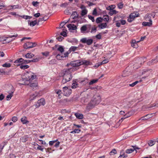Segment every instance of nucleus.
<instances>
[{
    "mask_svg": "<svg viewBox=\"0 0 158 158\" xmlns=\"http://www.w3.org/2000/svg\"><path fill=\"white\" fill-rule=\"evenodd\" d=\"M82 64H84L86 65H91V63L89 60H83L80 62L78 60H76L71 62L69 64H68V66L69 65H71L73 67L79 66Z\"/></svg>",
    "mask_w": 158,
    "mask_h": 158,
    "instance_id": "1",
    "label": "nucleus"
},
{
    "mask_svg": "<svg viewBox=\"0 0 158 158\" xmlns=\"http://www.w3.org/2000/svg\"><path fill=\"white\" fill-rule=\"evenodd\" d=\"M90 26L86 24L83 25L80 29L81 32L84 34L89 33L90 31Z\"/></svg>",
    "mask_w": 158,
    "mask_h": 158,
    "instance_id": "2",
    "label": "nucleus"
},
{
    "mask_svg": "<svg viewBox=\"0 0 158 158\" xmlns=\"http://www.w3.org/2000/svg\"><path fill=\"white\" fill-rule=\"evenodd\" d=\"M101 101V98L100 96H95L93 99L91 101L90 103L93 105H95L99 104Z\"/></svg>",
    "mask_w": 158,
    "mask_h": 158,
    "instance_id": "3",
    "label": "nucleus"
},
{
    "mask_svg": "<svg viewBox=\"0 0 158 158\" xmlns=\"http://www.w3.org/2000/svg\"><path fill=\"white\" fill-rule=\"evenodd\" d=\"M72 92V90L70 89H69L67 87L65 86L63 88V94L66 96H69Z\"/></svg>",
    "mask_w": 158,
    "mask_h": 158,
    "instance_id": "4",
    "label": "nucleus"
},
{
    "mask_svg": "<svg viewBox=\"0 0 158 158\" xmlns=\"http://www.w3.org/2000/svg\"><path fill=\"white\" fill-rule=\"evenodd\" d=\"M9 88L11 89V90H8V92L9 94L6 97V99L7 100H9L11 99V97L13 95V93L14 91V89L13 86L12 85L9 86Z\"/></svg>",
    "mask_w": 158,
    "mask_h": 158,
    "instance_id": "5",
    "label": "nucleus"
},
{
    "mask_svg": "<svg viewBox=\"0 0 158 158\" xmlns=\"http://www.w3.org/2000/svg\"><path fill=\"white\" fill-rule=\"evenodd\" d=\"M36 44L35 42L32 43L27 42L24 44L23 47L25 49L35 47Z\"/></svg>",
    "mask_w": 158,
    "mask_h": 158,
    "instance_id": "6",
    "label": "nucleus"
},
{
    "mask_svg": "<svg viewBox=\"0 0 158 158\" xmlns=\"http://www.w3.org/2000/svg\"><path fill=\"white\" fill-rule=\"evenodd\" d=\"M137 59V60L136 63H135L134 64V67H136L137 65L138 64V67H140L142 63H144L145 61L146 58L145 57L140 58H138Z\"/></svg>",
    "mask_w": 158,
    "mask_h": 158,
    "instance_id": "7",
    "label": "nucleus"
},
{
    "mask_svg": "<svg viewBox=\"0 0 158 158\" xmlns=\"http://www.w3.org/2000/svg\"><path fill=\"white\" fill-rule=\"evenodd\" d=\"M62 77H63V79L62 81V83L63 84L70 81L72 77V75H68V76H65Z\"/></svg>",
    "mask_w": 158,
    "mask_h": 158,
    "instance_id": "8",
    "label": "nucleus"
},
{
    "mask_svg": "<svg viewBox=\"0 0 158 158\" xmlns=\"http://www.w3.org/2000/svg\"><path fill=\"white\" fill-rule=\"evenodd\" d=\"M62 76H68V75H71L69 68L64 69L62 72Z\"/></svg>",
    "mask_w": 158,
    "mask_h": 158,
    "instance_id": "9",
    "label": "nucleus"
},
{
    "mask_svg": "<svg viewBox=\"0 0 158 158\" xmlns=\"http://www.w3.org/2000/svg\"><path fill=\"white\" fill-rule=\"evenodd\" d=\"M153 114H148L144 116H143L139 120H147L149 118H152V116Z\"/></svg>",
    "mask_w": 158,
    "mask_h": 158,
    "instance_id": "10",
    "label": "nucleus"
},
{
    "mask_svg": "<svg viewBox=\"0 0 158 158\" xmlns=\"http://www.w3.org/2000/svg\"><path fill=\"white\" fill-rule=\"evenodd\" d=\"M40 93L39 92H36L35 94H33L31 95L30 97V100H32L35 98L36 97H38L40 96Z\"/></svg>",
    "mask_w": 158,
    "mask_h": 158,
    "instance_id": "11",
    "label": "nucleus"
},
{
    "mask_svg": "<svg viewBox=\"0 0 158 158\" xmlns=\"http://www.w3.org/2000/svg\"><path fill=\"white\" fill-rule=\"evenodd\" d=\"M68 64H67L66 66L68 67H70L69 68V70L71 72V73L73 72L74 71L78 70L79 69L78 67H76L77 66L73 67L71 65H69V66L67 65ZM77 67L78 66H77Z\"/></svg>",
    "mask_w": 158,
    "mask_h": 158,
    "instance_id": "12",
    "label": "nucleus"
},
{
    "mask_svg": "<svg viewBox=\"0 0 158 158\" xmlns=\"http://www.w3.org/2000/svg\"><path fill=\"white\" fill-rule=\"evenodd\" d=\"M37 104H38V106H40L41 105H44L45 104V102L44 99L41 98L38 100L37 102Z\"/></svg>",
    "mask_w": 158,
    "mask_h": 158,
    "instance_id": "13",
    "label": "nucleus"
},
{
    "mask_svg": "<svg viewBox=\"0 0 158 158\" xmlns=\"http://www.w3.org/2000/svg\"><path fill=\"white\" fill-rule=\"evenodd\" d=\"M16 66H20V68L22 69L25 70V69H27L29 67V66L27 65H24L23 64H17Z\"/></svg>",
    "mask_w": 158,
    "mask_h": 158,
    "instance_id": "14",
    "label": "nucleus"
},
{
    "mask_svg": "<svg viewBox=\"0 0 158 158\" xmlns=\"http://www.w3.org/2000/svg\"><path fill=\"white\" fill-rule=\"evenodd\" d=\"M18 35L17 34H16L15 35H8V37H6V39H3L2 37H0V41H6V39L9 38H12L13 37H16Z\"/></svg>",
    "mask_w": 158,
    "mask_h": 158,
    "instance_id": "15",
    "label": "nucleus"
},
{
    "mask_svg": "<svg viewBox=\"0 0 158 158\" xmlns=\"http://www.w3.org/2000/svg\"><path fill=\"white\" fill-rule=\"evenodd\" d=\"M149 21V22H143L142 23V25L145 26H151L152 24V20L151 19H149L148 20Z\"/></svg>",
    "mask_w": 158,
    "mask_h": 158,
    "instance_id": "16",
    "label": "nucleus"
},
{
    "mask_svg": "<svg viewBox=\"0 0 158 158\" xmlns=\"http://www.w3.org/2000/svg\"><path fill=\"white\" fill-rule=\"evenodd\" d=\"M21 121L23 124H28L29 123V121L27 120V118L26 116H24L21 118Z\"/></svg>",
    "mask_w": 158,
    "mask_h": 158,
    "instance_id": "17",
    "label": "nucleus"
},
{
    "mask_svg": "<svg viewBox=\"0 0 158 158\" xmlns=\"http://www.w3.org/2000/svg\"><path fill=\"white\" fill-rule=\"evenodd\" d=\"M155 15V14L154 12L152 13L151 14H148V15H146V20H147V19H151L152 17L154 18Z\"/></svg>",
    "mask_w": 158,
    "mask_h": 158,
    "instance_id": "18",
    "label": "nucleus"
},
{
    "mask_svg": "<svg viewBox=\"0 0 158 158\" xmlns=\"http://www.w3.org/2000/svg\"><path fill=\"white\" fill-rule=\"evenodd\" d=\"M139 41H138L136 42L135 40H132L131 44V46L135 48H138V45L137 44V43H138Z\"/></svg>",
    "mask_w": 158,
    "mask_h": 158,
    "instance_id": "19",
    "label": "nucleus"
},
{
    "mask_svg": "<svg viewBox=\"0 0 158 158\" xmlns=\"http://www.w3.org/2000/svg\"><path fill=\"white\" fill-rule=\"evenodd\" d=\"M67 27L69 30H75L77 28V26L74 24H69L67 25Z\"/></svg>",
    "mask_w": 158,
    "mask_h": 158,
    "instance_id": "20",
    "label": "nucleus"
},
{
    "mask_svg": "<svg viewBox=\"0 0 158 158\" xmlns=\"http://www.w3.org/2000/svg\"><path fill=\"white\" fill-rule=\"evenodd\" d=\"M107 26V24L106 23H102L98 25V27L100 29H102L105 28Z\"/></svg>",
    "mask_w": 158,
    "mask_h": 158,
    "instance_id": "21",
    "label": "nucleus"
},
{
    "mask_svg": "<svg viewBox=\"0 0 158 158\" xmlns=\"http://www.w3.org/2000/svg\"><path fill=\"white\" fill-rule=\"evenodd\" d=\"M28 135H25L23 136L20 139V140L23 142H25L26 141L28 140Z\"/></svg>",
    "mask_w": 158,
    "mask_h": 158,
    "instance_id": "22",
    "label": "nucleus"
},
{
    "mask_svg": "<svg viewBox=\"0 0 158 158\" xmlns=\"http://www.w3.org/2000/svg\"><path fill=\"white\" fill-rule=\"evenodd\" d=\"M158 61V56H156V59H152L151 61L149 62L148 63L149 64H153L157 62Z\"/></svg>",
    "mask_w": 158,
    "mask_h": 158,
    "instance_id": "23",
    "label": "nucleus"
},
{
    "mask_svg": "<svg viewBox=\"0 0 158 158\" xmlns=\"http://www.w3.org/2000/svg\"><path fill=\"white\" fill-rule=\"evenodd\" d=\"M34 56V55L31 53H28L25 55V57L27 58H31Z\"/></svg>",
    "mask_w": 158,
    "mask_h": 158,
    "instance_id": "24",
    "label": "nucleus"
},
{
    "mask_svg": "<svg viewBox=\"0 0 158 158\" xmlns=\"http://www.w3.org/2000/svg\"><path fill=\"white\" fill-rule=\"evenodd\" d=\"M75 115L76 117L78 119H81L83 118V115L82 114L76 113L75 114Z\"/></svg>",
    "mask_w": 158,
    "mask_h": 158,
    "instance_id": "25",
    "label": "nucleus"
},
{
    "mask_svg": "<svg viewBox=\"0 0 158 158\" xmlns=\"http://www.w3.org/2000/svg\"><path fill=\"white\" fill-rule=\"evenodd\" d=\"M23 60V59L22 58H19L15 61L14 63L15 64L19 63L20 64H22Z\"/></svg>",
    "mask_w": 158,
    "mask_h": 158,
    "instance_id": "26",
    "label": "nucleus"
},
{
    "mask_svg": "<svg viewBox=\"0 0 158 158\" xmlns=\"http://www.w3.org/2000/svg\"><path fill=\"white\" fill-rule=\"evenodd\" d=\"M118 13V11H116L115 10H110L109 12V14L112 16L113 15H115Z\"/></svg>",
    "mask_w": 158,
    "mask_h": 158,
    "instance_id": "27",
    "label": "nucleus"
},
{
    "mask_svg": "<svg viewBox=\"0 0 158 158\" xmlns=\"http://www.w3.org/2000/svg\"><path fill=\"white\" fill-rule=\"evenodd\" d=\"M156 142V141H154L152 140H151L149 141L148 142V145L150 146H152L154 145Z\"/></svg>",
    "mask_w": 158,
    "mask_h": 158,
    "instance_id": "28",
    "label": "nucleus"
},
{
    "mask_svg": "<svg viewBox=\"0 0 158 158\" xmlns=\"http://www.w3.org/2000/svg\"><path fill=\"white\" fill-rule=\"evenodd\" d=\"M102 20H103L105 21H106V22H108L109 20V17L108 15H104L103 17Z\"/></svg>",
    "mask_w": 158,
    "mask_h": 158,
    "instance_id": "29",
    "label": "nucleus"
},
{
    "mask_svg": "<svg viewBox=\"0 0 158 158\" xmlns=\"http://www.w3.org/2000/svg\"><path fill=\"white\" fill-rule=\"evenodd\" d=\"M156 106V105H153L152 104H151L149 106H143L142 107L143 109H149L151 108L153 106Z\"/></svg>",
    "mask_w": 158,
    "mask_h": 158,
    "instance_id": "30",
    "label": "nucleus"
},
{
    "mask_svg": "<svg viewBox=\"0 0 158 158\" xmlns=\"http://www.w3.org/2000/svg\"><path fill=\"white\" fill-rule=\"evenodd\" d=\"M88 41V39L86 38H84L81 40L80 42L84 44H87Z\"/></svg>",
    "mask_w": 158,
    "mask_h": 158,
    "instance_id": "31",
    "label": "nucleus"
},
{
    "mask_svg": "<svg viewBox=\"0 0 158 158\" xmlns=\"http://www.w3.org/2000/svg\"><path fill=\"white\" fill-rule=\"evenodd\" d=\"M115 7V5H112L108 6L107 7H106V9L107 10H111L114 9Z\"/></svg>",
    "mask_w": 158,
    "mask_h": 158,
    "instance_id": "32",
    "label": "nucleus"
},
{
    "mask_svg": "<svg viewBox=\"0 0 158 158\" xmlns=\"http://www.w3.org/2000/svg\"><path fill=\"white\" fill-rule=\"evenodd\" d=\"M88 11L86 9L82 10L81 11V15L83 16L87 14Z\"/></svg>",
    "mask_w": 158,
    "mask_h": 158,
    "instance_id": "33",
    "label": "nucleus"
},
{
    "mask_svg": "<svg viewBox=\"0 0 158 158\" xmlns=\"http://www.w3.org/2000/svg\"><path fill=\"white\" fill-rule=\"evenodd\" d=\"M56 58L58 60H62L64 58V56L62 55L61 56L60 55L58 54L56 56Z\"/></svg>",
    "mask_w": 158,
    "mask_h": 158,
    "instance_id": "34",
    "label": "nucleus"
},
{
    "mask_svg": "<svg viewBox=\"0 0 158 158\" xmlns=\"http://www.w3.org/2000/svg\"><path fill=\"white\" fill-rule=\"evenodd\" d=\"M102 21V17H98L96 19V22L97 23H99Z\"/></svg>",
    "mask_w": 158,
    "mask_h": 158,
    "instance_id": "35",
    "label": "nucleus"
},
{
    "mask_svg": "<svg viewBox=\"0 0 158 158\" xmlns=\"http://www.w3.org/2000/svg\"><path fill=\"white\" fill-rule=\"evenodd\" d=\"M98 79H93L89 83V85H92L94 83L97 82L98 81Z\"/></svg>",
    "mask_w": 158,
    "mask_h": 158,
    "instance_id": "36",
    "label": "nucleus"
},
{
    "mask_svg": "<svg viewBox=\"0 0 158 158\" xmlns=\"http://www.w3.org/2000/svg\"><path fill=\"white\" fill-rule=\"evenodd\" d=\"M37 24V21L35 20L30 22L29 25L33 27Z\"/></svg>",
    "mask_w": 158,
    "mask_h": 158,
    "instance_id": "37",
    "label": "nucleus"
},
{
    "mask_svg": "<svg viewBox=\"0 0 158 158\" xmlns=\"http://www.w3.org/2000/svg\"><path fill=\"white\" fill-rule=\"evenodd\" d=\"M135 150V149L130 148L127 149L126 151V153L128 154L132 153Z\"/></svg>",
    "mask_w": 158,
    "mask_h": 158,
    "instance_id": "38",
    "label": "nucleus"
},
{
    "mask_svg": "<svg viewBox=\"0 0 158 158\" xmlns=\"http://www.w3.org/2000/svg\"><path fill=\"white\" fill-rule=\"evenodd\" d=\"M132 114V113L131 112H129L127 113L124 116L125 117V118H126L131 116Z\"/></svg>",
    "mask_w": 158,
    "mask_h": 158,
    "instance_id": "39",
    "label": "nucleus"
},
{
    "mask_svg": "<svg viewBox=\"0 0 158 158\" xmlns=\"http://www.w3.org/2000/svg\"><path fill=\"white\" fill-rule=\"evenodd\" d=\"M132 114V113L131 112H129L127 113L124 116L125 117V118H126L131 116Z\"/></svg>",
    "mask_w": 158,
    "mask_h": 158,
    "instance_id": "40",
    "label": "nucleus"
},
{
    "mask_svg": "<svg viewBox=\"0 0 158 158\" xmlns=\"http://www.w3.org/2000/svg\"><path fill=\"white\" fill-rule=\"evenodd\" d=\"M81 131V130L79 129H74L73 131H71V133H78Z\"/></svg>",
    "mask_w": 158,
    "mask_h": 158,
    "instance_id": "41",
    "label": "nucleus"
},
{
    "mask_svg": "<svg viewBox=\"0 0 158 158\" xmlns=\"http://www.w3.org/2000/svg\"><path fill=\"white\" fill-rule=\"evenodd\" d=\"M117 152L115 149H113L110 152L109 154L110 155H114L116 154Z\"/></svg>",
    "mask_w": 158,
    "mask_h": 158,
    "instance_id": "42",
    "label": "nucleus"
},
{
    "mask_svg": "<svg viewBox=\"0 0 158 158\" xmlns=\"http://www.w3.org/2000/svg\"><path fill=\"white\" fill-rule=\"evenodd\" d=\"M57 50L60 52L61 53H62L64 51L63 48L61 46H60L58 48Z\"/></svg>",
    "mask_w": 158,
    "mask_h": 158,
    "instance_id": "43",
    "label": "nucleus"
},
{
    "mask_svg": "<svg viewBox=\"0 0 158 158\" xmlns=\"http://www.w3.org/2000/svg\"><path fill=\"white\" fill-rule=\"evenodd\" d=\"M78 87V84L76 83H73L72 84L71 88L72 89H75Z\"/></svg>",
    "mask_w": 158,
    "mask_h": 158,
    "instance_id": "44",
    "label": "nucleus"
},
{
    "mask_svg": "<svg viewBox=\"0 0 158 158\" xmlns=\"http://www.w3.org/2000/svg\"><path fill=\"white\" fill-rule=\"evenodd\" d=\"M2 66L4 67L9 68L10 67L11 64L10 63H6L4 64H3Z\"/></svg>",
    "mask_w": 158,
    "mask_h": 158,
    "instance_id": "45",
    "label": "nucleus"
},
{
    "mask_svg": "<svg viewBox=\"0 0 158 158\" xmlns=\"http://www.w3.org/2000/svg\"><path fill=\"white\" fill-rule=\"evenodd\" d=\"M68 22V21L67 22H62L60 24V28H64V25Z\"/></svg>",
    "mask_w": 158,
    "mask_h": 158,
    "instance_id": "46",
    "label": "nucleus"
},
{
    "mask_svg": "<svg viewBox=\"0 0 158 158\" xmlns=\"http://www.w3.org/2000/svg\"><path fill=\"white\" fill-rule=\"evenodd\" d=\"M93 42V40L92 39H88V41L87 44L88 45H90L92 44Z\"/></svg>",
    "mask_w": 158,
    "mask_h": 158,
    "instance_id": "47",
    "label": "nucleus"
},
{
    "mask_svg": "<svg viewBox=\"0 0 158 158\" xmlns=\"http://www.w3.org/2000/svg\"><path fill=\"white\" fill-rule=\"evenodd\" d=\"M123 4L122 2H120L118 3L117 5L119 9H122L123 8Z\"/></svg>",
    "mask_w": 158,
    "mask_h": 158,
    "instance_id": "48",
    "label": "nucleus"
},
{
    "mask_svg": "<svg viewBox=\"0 0 158 158\" xmlns=\"http://www.w3.org/2000/svg\"><path fill=\"white\" fill-rule=\"evenodd\" d=\"M40 60V59L39 58H36L33 59V60H30L31 62H36Z\"/></svg>",
    "mask_w": 158,
    "mask_h": 158,
    "instance_id": "49",
    "label": "nucleus"
},
{
    "mask_svg": "<svg viewBox=\"0 0 158 158\" xmlns=\"http://www.w3.org/2000/svg\"><path fill=\"white\" fill-rule=\"evenodd\" d=\"M78 48V47H76L75 46H72L70 48V50L72 51H74L77 48Z\"/></svg>",
    "mask_w": 158,
    "mask_h": 158,
    "instance_id": "50",
    "label": "nucleus"
},
{
    "mask_svg": "<svg viewBox=\"0 0 158 158\" xmlns=\"http://www.w3.org/2000/svg\"><path fill=\"white\" fill-rule=\"evenodd\" d=\"M30 63H31L30 60H24L23 59V60L22 64H28Z\"/></svg>",
    "mask_w": 158,
    "mask_h": 158,
    "instance_id": "51",
    "label": "nucleus"
},
{
    "mask_svg": "<svg viewBox=\"0 0 158 158\" xmlns=\"http://www.w3.org/2000/svg\"><path fill=\"white\" fill-rule=\"evenodd\" d=\"M32 73H31V77H30L29 80L31 81L34 79L36 77V76H34L33 75H32L31 74Z\"/></svg>",
    "mask_w": 158,
    "mask_h": 158,
    "instance_id": "52",
    "label": "nucleus"
},
{
    "mask_svg": "<svg viewBox=\"0 0 158 158\" xmlns=\"http://www.w3.org/2000/svg\"><path fill=\"white\" fill-rule=\"evenodd\" d=\"M37 86V84L35 83H32L30 84V86L34 89V87H36Z\"/></svg>",
    "mask_w": 158,
    "mask_h": 158,
    "instance_id": "53",
    "label": "nucleus"
},
{
    "mask_svg": "<svg viewBox=\"0 0 158 158\" xmlns=\"http://www.w3.org/2000/svg\"><path fill=\"white\" fill-rule=\"evenodd\" d=\"M49 52H42V54L45 57H47L49 54Z\"/></svg>",
    "mask_w": 158,
    "mask_h": 158,
    "instance_id": "54",
    "label": "nucleus"
},
{
    "mask_svg": "<svg viewBox=\"0 0 158 158\" xmlns=\"http://www.w3.org/2000/svg\"><path fill=\"white\" fill-rule=\"evenodd\" d=\"M139 81H136L135 82H133L132 84H129V86L131 87H133L135 86L136 84H137Z\"/></svg>",
    "mask_w": 158,
    "mask_h": 158,
    "instance_id": "55",
    "label": "nucleus"
},
{
    "mask_svg": "<svg viewBox=\"0 0 158 158\" xmlns=\"http://www.w3.org/2000/svg\"><path fill=\"white\" fill-rule=\"evenodd\" d=\"M127 156V154H124L122 155H120L118 158H126Z\"/></svg>",
    "mask_w": 158,
    "mask_h": 158,
    "instance_id": "56",
    "label": "nucleus"
},
{
    "mask_svg": "<svg viewBox=\"0 0 158 158\" xmlns=\"http://www.w3.org/2000/svg\"><path fill=\"white\" fill-rule=\"evenodd\" d=\"M88 17L93 22H94L95 21L94 17H93L90 15H88Z\"/></svg>",
    "mask_w": 158,
    "mask_h": 158,
    "instance_id": "57",
    "label": "nucleus"
},
{
    "mask_svg": "<svg viewBox=\"0 0 158 158\" xmlns=\"http://www.w3.org/2000/svg\"><path fill=\"white\" fill-rule=\"evenodd\" d=\"M17 119L16 117L14 116L12 118V121L14 122H15L17 120Z\"/></svg>",
    "mask_w": 158,
    "mask_h": 158,
    "instance_id": "58",
    "label": "nucleus"
},
{
    "mask_svg": "<svg viewBox=\"0 0 158 158\" xmlns=\"http://www.w3.org/2000/svg\"><path fill=\"white\" fill-rule=\"evenodd\" d=\"M109 61L108 60V59H107L103 60L102 61V62L100 63H101V64H105L109 62Z\"/></svg>",
    "mask_w": 158,
    "mask_h": 158,
    "instance_id": "59",
    "label": "nucleus"
},
{
    "mask_svg": "<svg viewBox=\"0 0 158 158\" xmlns=\"http://www.w3.org/2000/svg\"><path fill=\"white\" fill-rule=\"evenodd\" d=\"M101 65H102V64H101V63L100 62L98 64H96L94 66V67L95 68V69H96Z\"/></svg>",
    "mask_w": 158,
    "mask_h": 158,
    "instance_id": "60",
    "label": "nucleus"
},
{
    "mask_svg": "<svg viewBox=\"0 0 158 158\" xmlns=\"http://www.w3.org/2000/svg\"><path fill=\"white\" fill-rule=\"evenodd\" d=\"M97 12L96 8L94 9L92 14L93 15H97Z\"/></svg>",
    "mask_w": 158,
    "mask_h": 158,
    "instance_id": "61",
    "label": "nucleus"
},
{
    "mask_svg": "<svg viewBox=\"0 0 158 158\" xmlns=\"http://www.w3.org/2000/svg\"><path fill=\"white\" fill-rule=\"evenodd\" d=\"M60 35H63L64 37H66L67 36L66 33L64 31L61 32L60 33Z\"/></svg>",
    "mask_w": 158,
    "mask_h": 158,
    "instance_id": "62",
    "label": "nucleus"
},
{
    "mask_svg": "<svg viewBox=\"0 0 158 158\" xmlns=\"http://www.w3.org/2000/svg\"><path fill=\"white\" fill-rule=\"evenodd\" d=\"M97 31V27H95L94 28H92L90 32L91 33L93 32L94 31L95 32Z\"/></svg>",
    "mask_w": 158,
    "mask_h": 158,
    "instance_id": "63",
    "label": "nucleus"
},
{
    "mask_svg": "<svg viewBox=\"0 0 158 158\" xmlns=\"http://www.w3.org/2000/svg\"><path fill=\"white\" fill-rule=\"evenodd\" d=\"M64 38L61 36H60L56 38V39L60 41H61L63 39H64Z\"/></svg>",
    "mask_w": 158,
    "mask_h": 158,
    "instance_id": "64",
    "label": "nucleus"
}]
</instances>
